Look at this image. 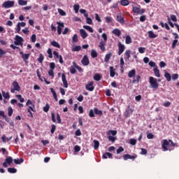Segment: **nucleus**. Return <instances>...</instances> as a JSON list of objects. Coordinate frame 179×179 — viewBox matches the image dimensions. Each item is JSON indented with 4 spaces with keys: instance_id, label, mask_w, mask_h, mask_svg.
Segmentation results:
<instances>
[{
    "instance_id": "obj_26",
    "label": "nucleus",
    "mask_w": 179,
    "mask_h": 179,
    "mask_svg": "<svg viewBox=\"0 0 179 179\" xmlns=\"http://www.w3.org/2000/svg\"><path fill=\"white\" fill-rule=\"evenodd\" d=\"M126 44H131L132 43V38L130 36H127L125 38Z\"/></svg>"
},
{
    "instance_id": "obj_11",
    "label": "nucleus",
    "mask_w": 179,
    "mask_h": 179,
    "mask_svg": "<svg viewBox=\"0 0 179 179\" xmlns=\"http://www.w3.org/2000/svg\"><path fill=\"white\" fill-rule=\"evenodd\" d=\"M81 63L84 66H87L89 64H90V62L89 61V57H87V55H85L81 61Z\"/></svg>"
},
{
    "instance_id": "obj_12",
    "label": "nucleus",
    "mask_w": 179,
    "mask_h": 179,
    "mask_svg": "<svg viewBox=\"0 0 179 179\" xmlns=\"http://www.w3.org/2000/svg\"><path fill=\"white\" fill-rule=\"evenodd\" d=\"M132 113H134V110L129 106H128L124 113V115L125 117H129L131 115V114H132Z\"/></svg>"
},
{
    "instance_id": "obj_4",
    "label": "nucleus",
    "mask_w": 179,
    "mask_h": 179,
    "mask_svg": "<svg viewBox=\"0 0 179 179\" xmlns=\"http://www.w3.org/2000/svg\"><path fill=\"white\" fill-rule=\"evenodd\" d=\"M13 87L10 90L11 93H15V92H20V85H19V83L15 80L12 83Z\"/></svg>"
},
{
    "instance_id": "obj_31",
    "label": "nucleus",
    "mask_w": 179,
    "mask_h": 179,
    "mask_svg": "<svg viewBox=\"0 0 179 179\" xmlns=\"http://www.w3.org/2000/svg\"><path fill=\"white\" fill-rule=\"evenodd\" d=\"M51 45H52V47H56V48H60V45L59 43H58V42L53 41L51 42Z\"/></svg>"
},
{
    "instance_id": "obj_37",
    "label": "nucleus",
    "mask_w": 179,
    "mask_h": 179,
    "mask_svg": "<svg viewBox=\"0 0 179 179\" xmlns=\"http://www.w3.org/2000/svg\"><path fill=\"white\" fill-rule=\"evenodd\" d=\"M13 162L15 164H22V163H23V159L20 158V159H14Z\"/></svg>"
},
{
    "instance_id": "obj_6",
    "label": "nucleus",
    "mask_w": 179,
    "mask_h": 179,
    "mask_svg": "<svg viewBox=\"0 0 179 179\" xmlns=\"http://www.w3.org/2000/svg\"><path fill=\"white\" fill-rule=\"evenodd\" d=\"M23 38L19 36L18 35L15 36L14 44L15 45H23Z\"/></svg>"
},
{
    "instance_id": "obj_23",
    "label": "nucleus",
    "mask_w": 179,
    "mask_h": 179,
    "mask_svg": "<svg viewBox=\"0 0 179 179\" xmlns=\"http://www.w3.org/2000/svg\"><path fill=\"white\" fill-rule=\"evenodd\" d=\"M153 71L157 78H160V71L157 69V67L154 68Z\"/></svg>"
},
{
    "instance_id": "obj_47",
    "label": "nucleus",
    "mask_w": 179,
    "mask_h": 179,
    "mask_svg": "<svg viewBox=\"0 0 179 179\" xmlns=\"http://www.w3.org/2000/svg\"><path fill=\"white\" fill-rule=\"evenodd\" d=\"M145 51H146V48H138V52H140V54H144Z\"/></svg>"
},
{
    "instance_id": "obj_18",
    "label": "nucleus",
    "mask_w": 179,
    "mask_h": 179,
    "mask_svg": "<svg viewBox=\"0 0 179 179\" xmlns=\"http://www.w3.org/2000/svg\"><path fill=\"white\" fill-rule=\"evenodd\" d=\"M113 34H115V36H117V37H120L121 36V31L118 29H115L112 31Z\"/></svg>"
},
{
    "instance_id": "obj_44",
    "label": "nucleus",
    "mask_w": 179,
    "mask_h": 179,
    "mask_svg": "<svg viewBox=\"0 0 179 179\" xmlns=\"http://www.w3.org/2000/svg\"><path fill=\"white\" fill-rule=\"evenodd\" d=\"M79 8H80L79 4H75L73 6V9H74L76 13H78V12H79Z\"/></svg>"
},
{
    "instance_id": "obj_54",
    "label": "nucleus",
    "mask_w": 179,
    "mask_h": 179,
    "mask_svg": "<svg viewBox=\"0 0 179 179\" xmlns=\"http://www.w3.org/2000/svg\"><path fill=\"white\" fill-rule=\"evenodd\" d=\"M130 145H136V139L135 138H131L129 141Z\"/></svg>"
},
{
    "instance_id": "obj_16",
    "label": "nucleus",
    "mask_w": 179,
    "mask_h": 179,
    "mask_svg": "<svg viewBox=\"0 0 179 179\" xmlns=\"http://www.w3.org/2000/svg\"><path fill=\"white\" fill-rule=\"evenodd\" d=\"M80 34L81 36V37H83V38H86L88 36L87 33L86 32V31L85 29H80Z\"/></svg>"
},
{
    "instance_id": "obj_32",
    "label": "nucleus",
    "mask_w": 179,
    "mask_h": 179,
    "mask_svg": "<svg viewBox=\"0 0 179 179\" xmlns=\"http://www.w3.org/2000/svg\"><path fill=\"white\" fill-rule=\"evenodd\" d=\"M2 96L6 99H10V96L9 95V92H5V91H2Z\"/></svg>"
},
{
    "instance_id": "obj_52",
    "label": "nucleus",
    "mask_w": 179,
    "mask_h": 179,
    "mask_svg": "<svg viewBox=\"0 0 179 179\" xmlns=\"http://www.w3.org/2000/svg\"><path fill=\"white\" fill-rule=\"evenodd\" d=\"M81 47L80 45H76L74 48H73L72 51H80Z\"/></svg>"
},
{
    "instance_id": "obj_25",
    "label": "nucleus",
    "mask_w": 179,
    "mask_h": 179,
    "mask_svg": "<svg viewBox=\"0 0 179 179\" xmlns=\"http://www.w3.org/2000/svg\"><path fill=\"white\" fill-rule=\"evenodd\" d=\"M120 5H122V6H128V5H129V1L122 0L120 1Z\"/></svg>"
},
{
    "instance_id": "obj_2",
    "label": "nucleus",
    "mask_w": 179,
    "mask_h": 179,
    "mask_svg": "<svg viewBox=\"0 0 179 179\" xmlns=\"http://www.w3.org/2000/svg\"><path fill=\"white\" fill-rule=\"evenodd\" d=\"M149 79L151 89H154V90H157V89H159V83H157V79L153 78L152 76L150 77Z\"/></svg>"
},
{
    "instance_id": "obj_3",
    "label": "nucleus",
    "mask_w": 179,
    "mask_h": 179,
    "mask_svg": "<svg viewBox=\"0 0 179 179\" xmlns=\"http://www.w3.org/2000/svg\"><path fill=\"white\" fill-rule=\"evenodd\" d=\"M108 139L110 141V142H115V135H117V131L115 130H109L108 131Z\"/></svg>"
},
{
    "instance_id": "obj_36",
    "label": "nucleus",
    "mask_w": 179,
    "mask_h": 179,
    "mask_svg": "<svg viewBox=\"0 0 179 179\" xmlns=\"http://www.w3.org/2000/svg\"><path fill=\"white\" fill-rule=\"evenodd\" d=\"M94 113L97 115H103V112L101 110H99L97 108H94Z\"/></svg>"
},
{
    "instance_id": "obj_38",
    "label": "nucleus",
    "mask_w": 179,
    "mask_h": 179,
    "mask_svg": "<svg viewBox=\"0 0 179 179\" xmlns=\"http://www.w3.org/2000/svg\"><path fill=\"white\" fill-rule=\"evenodd\" d=\"M91 57L92 58H97V52L95 50H92V51H91Z\"/></svg>"
},
{
    "instance_id": "obj_55",
    "label": "nucleus",
    "mask_w": 179,
    "mask_h": 179,
    "mask_svg": "<svg viewBox=\"0 0 179 179\" xmlns=\"http://www.w3.org/2000/svg\"><path fill=\"white\" fill-rule=\"evenodd\" d=\"M140 10H141V8L138 7H133V12L134 13H139Z\"/></svg>"
},
{
    "instance_id": "obj_7",
    "label": "nucleus",
    "mask_w": 179,
    "mask_h": 179,
    "mask_svg": "<svg viewBox=\"0 0 179 179\" xmlns=\"http://www.w3.org/2000/svg\"><path fill=\"white\" fill-rule=\"evenodd\" d=\"M86 90L89 92H93L94 90V85L93 81H90L85 86Z\"/></svg>"
},
{
    "instance_id": "obj_59",
    "label": "nucleus",
    "mask_w": 179,
    "mask_h": 179,
    "mask_svg": "<svg viewBox=\"0 0 179 179\" xmlns=\"http://www.w3.org/2000/svg\"><path fill=\"white\" fill-rule=\"evenodd\" d=\"M31 40L32 43H36V40H37V37L36 36V34H33L31 36Z\"/></svg>"
},
{
    "instance_id": "obj_41",
    "label": "nucleus",
    "mask_w": 179,
    "mask_h": 179,
    "mask_svg": "<svg viewBox=\"0 0 179 179\" xmlns=\"http://www.w3.org/2000/svg\"><path fill=\"white\" fill-rule=\"evenodd\" d=\"M94 80H96L97 82H99V80H101V76L99 73H96L94 75Z\"/></svg>"
},
{
    "instance_id": "obj_40",
    "label": "nucleus",
    "mask_w": 179,
    "mask_h": 179,
    "mask_svg": "<svg viewBox=\"0 0 179 179\" xmlns=\"http://www.w3.org/2000/svg\"><path fill=\"white\" fill-rule=\"evenodd\" d=\"M12 114H13V109L12 108V107H8V117H12Z\"/></svg>"
},
{
    "instance_id": "obj_8",
    "label": "nucleus",
    "mask_w": 179,
    "mask_h": 179,
    "mask_svg": "<svg viewBox=\"0 0 179 179\" xmlns=\"http://www.w3.org/2000/svg\"><path fill=\"white\" fill-rule=\"evenodd\" d=\"M57 24H58L57 33H58L59 36H61V34H62V29L64 27H65V25L64 24V22H57Z\"/></svg>"
},
{
    "instance_id": "obj_56",
    "label": "nucleus",
    "mask_w": 179,
    "mask_h": 179,
    "mask_svg": "<svg viewBox=\"0 0 179 179\" xmlns=\"http://www.w3.org/2000/svg\"><path fill=\"white\" fill-rule=\"evenodd\" d=\"M177 43H178V39H175L173 43H172V48L174 49L176 48V45H177Z\"/></svg>"
},
{
    "instance_id": "obj_10",
    "label": "nucleus",
    "mask_w": 179,
    "mask_h": 179,
    "mask_svg": "<svg viewBox=\"0 0 179 179\" xmlns=\"http://www.w3.org/2000/svg\"><path fill=\"white\" fill-rule=\"evenodd\" d=\"M118 55H121L124 51H125V45H124L121 42L118 43Z\"/></svg>"
},
{
    "instance_id": "obj_34",
    "label": "nucleus",
    "mask_w": 179,
    "mask_h": 179,
    "mask_svg": "<svg viewBox=\"0 0 179 179\" xmlns=\"http://www.w3.org/2000/svg\"><path fill=\"white\" fill-rule=\"evenodd\" d=\"M107 157H113V154L110 152H106L105 154L103 155V159H107Z\"/></svg>"
},
{
    "instance_id": "obj_61",
    "label": "nucleus",
    "mask_w": 179,
    "mask_h": 179,
    "mask_svg": "<svg viewBox=\"0 0 179 179\" xmlns=\"http://www.w3.org/2000/svg\"><path fill=\"white\" fill-rule=\"evenodd\" d=\"M95 19L96 20H97V22H101V18H100V15H99V14L97 13L95 14Z\"/></svg>"
},
{
    "instance_id": "obj_45",
    "label": "nucleus",
    "mask_w": 179,
    "mask_h": 179,
    "mask_svg": "<svg viewBox=\"0 0 179 179\" xmlns=\"http://www.w3.org/2000/svg\"><path fill=\"white\" fill-rule=\"evenodd\" d=\"M78 34H74L73 38H72V42L73 43H78Z\"/></svg>"
},
{
    "instance_id": "obj_49",
    "label": "nucleus",
    "mask_w": 179,
    "mask_h": 179,
    "mask_svg": "<svg viewBox=\"0 0 179 179\" xmlns=\"http://www.w3.org/2000/svg\"><path fill=\"white\" fill-rule=\"evenodd\" d=\"M8 173H16L17 171V170H16V169H15V168H8Z\"/></svg>"
},
{
    "instance_id": "obj_63",
    "label": "nucleus",
    "mask_w": 179,
    "mask_h": 179,
    "mask_svg": "<svg viewBox=\"0 0 179 179\" xmlns=\"http://www.w3.org/2000/svg\"><path fill=\"white\" fill-rule=\"evenodd\" d=\"M171 19L173 22H177V17L174 15H171Z\"/></svg>"
},
{
    "instance_id": "obj_20",
    "label": "nucleus",
    "mask_w": 179,
    "mask_h": 179,
    "mask_svg": "<svg viewBox=\"0 0 179 179\" xmlns=\"http://www.w3.org/2000/svg\"><path fill=\"white\" fill-rule=\"evenodd\" d=\"M106 42H103V41H101L99 43V48L100 50H101V51H106Z\"/></svg>"
},
{
    "instance_id": "obj_28",
    "label": "nucleus",
    "mask_w": 179,
    "mask_h": 179,
    "mask_svg": "<svg viewBox=\"0 0 179 179\" xmlns=\"http://www.w3.org/2000/svg\"><path fill=\"white\" fill-rule=\"evenodd\" d=\"M83 28L85 29V30H88L90 33H93L94 31L93 28L89 25H84Z\"/></svg>"
},
{
    "instance_id": "obj_21",
    "label": "nucleus",
    "mask_w": 179,
    "mask_h": 179,
    "mask_svg": "<svg viewBox=\"0 0 179 179\" xmlns=\"http://www.w3.org/2000/svg\"><path fill=\"white\" fill-rule=\"evenodd\" d=\"M110 76L111 78H114V76H115V70L114 69V67H113V66L110 67Z\"/></svg>"
},
{
    "instance_id": "obj_62",
    "label": "nucleus",
    "mask_w": 179,
    "mask_h": 179,
    "mask_svg": "<svg viewBox=\"0 0 179 179\" xmlns=\"http://www.w3.org/2000/svg\"><path fill=\"white\" fill-rule=\"evenodd\" d=\"M117 154L120 155V153H121V152H124V148L122 147H120L117 150Z\"/></svg>"
},
{
    "instance_id": "obj_27",
    "label": "nucleus",
    "mask_w": 179,
    "mask_h": 179,
    "mask_svg": "<svg viewBox=\"0 0 179 179\" xmlns=\"http://www.w3.org/2000/svg\"><path fill=\"white\" fill-rule=\"evenodd\" d=\"M22 58L24 61V62H27V59L30 58V54L22 55Z\"/></svg>"
},
{
    "instance_id": "obj_57",
    "label": "nucleus",
    "mask_w": 179,
    "mask_h": 179,
    "mask_svg": "<svg viewBox=\"0 0 179 179\" xmlns=\"http://www.w3.org/2000/svg\"><path fill=\"white\" fill-rule=\"evenodd\" d=\"M102 38H103V43H107V34H102Z\"/></svg>"
},
{
    "instance_id": "obj_43",
    "label": "nucleus",
    "mask_w": 179,
    "mask_h": 179,
    "mask_svg": "<svg viewBox=\"0 0 179 179\" xmlns=\"http://www.w3.org/2000/svg\"><path fill=\"white\" fill-rule=\"evenodd\" d=\"M38 61L40 62V64H43V61H44V56L43 54H40L39 57L38 58Z\"/></svg>"
},
{
    "instance_id": "obj_42",
    "label": "nucleus",
    "mask_w": 179,
    "mask_h": 179,
    "mask_svg": "<svg viewBox=\"0 0 179 179\" xmlns=\"http://www.w3.org/2000/svg\"><path fill=\"white\" fill-rule=\"evenodd\" d=\"M110 58H111V53L107 54L105 56V62H108V61H110Z\"/></svg>"
},
{
    "instance_id": "obj_9",
    "label": "nucleus",
    "mask_w": 179,
    "mask_h": 179,
    "mask_svg": "<svg viewBox=\"0 0 179 179\" xmlns=\"http://www.w3.org/2000/svg\"><path fill=\"white\" fill-rule=\"evenodd\" d=\"M12 162H13V158L12 157H8L5 159V162L3 163V167H8V164H11Z\"/></svg>"
},
{
    "instance_id": "obj_24",
    "label": "nucleus",
    "mask_w": 179,
    "mask_h": 179,
    "mask_svg": "<svg viewBox=\"0 0 179 179\" xmlns=\"http://www.w3.org/2000/svg\"><path fill=\"white\" fill-rule=\"evenodd\" d=\"M71 67L74 68L76 69H78V71H79V72H82V68H80V66H78V64L75 62H73V66H71Z\"/></svg>"
},
{
    "instance_id": "obj_29",
    "label": "nucleus",
    "mask_w": 179,
    "mask_h": 179,
    "mask_svg": "<svg viewBox=\"0 0 179 179\" xmlns=\"http://www.w3.org/2000/svg\"><path fill=\"white\" fill-rule=\"evenodd\" d=\"M94 148L95 150L99 149V146H100V143L99 142V141L96 140H94Z\"/></svg>"
},
{
    "instance_id": "obj_48",
    "label": "nucleus",
    "mask_w": 179,
    "mask_h": 179,
    "mask_svg": "<svg viewBox=\"0 0 179 179\" xmlns=\"http://www.w3.org/2000/svg\"><path fill=\"white\" fill-rule=\"evenodd\" d=\"M105 20L106 23H111L113 22V17H106Z\"/></svg>"
},
{
    "instance_id": "obj_30",
    "label": "nucleus",
    "mask_w": 179,
    "mask_h": 179,
    "mask_svg": "<svg viewBox=\"0 0 179 179\" xmlns=\"http://www.w3.org/2000/svg\"><path fill=\"white\" fill-rule=\"evenodd\" d=\"M125 57V59H129V58H131V50H127L125 52V54H124Z\"/></svg>"
},
{
    "instance_id": "obj_15",
    "label": "nucleus",
    "mask_w": 179,
    "mask_h": 179,
    "mask_svg": "<svg viewBox=\"0 0 179 179\" xmlns=\"http://www.w3.org/2000/svg\"><path fill=\"white\" fill-rule=\"evenodd\" d=\"M136 156H134V155L132 156L129 154H126V155H123L124 160H128L129 159L134 160V159H136Z\"/></svg>"
},
{
    "instance_id": "obj_39",
    "label": "nucleus",
    "mask_w": 179,
    "mask_h": 179,
    "mask_svg": "<svg viewBox=\"0 0 179 179\" xmlns=\"http://www.w3.org/2000/svg\"><path fill=\"white\" fill-rule=\"evenodd\" d=\"M59 15H61V16H66V13L65 11H64V10L61 9V8H58L57 9Z\"/></svg>"
},
{
    "instance_id": "obj_5",
    "label": "nucleus",
    "mask_w": 179,
    "mask_h": 179,
    "mask_svg": "<svg viewBox=\"0 0 179 179\" xmlns=\"http://www.w3.org/2000/svg\"><path fill=\"white\" fill-rule=\"evenodd\" d=\"M15 6V1H6L2 4V7L6 9H9V8H13Z\"/></svg>"
},
{
    "instance_id": "obj_64",
    "label": "nucleus",
    "mask_w": 179,
    "mask_h": 179,
    "mask_svg": "<svg viewBox=\"0 0 179 179\" xmlns=\"http://www.w3.org/2000/svg\"><path fill=\"white\" fill-rule=\"evenodd\" d=\"M75 152H80V146L79 145H76L74 148Z\"/></svg>"
},
{
    "instance_id": "obj_53",
    "label": "nucleus",
    "mask_w": 179,
    "mask_h": 179,
    "mask_svg": "<svg viewBox=\"0 0 179 179\" xmlns=\"http://www.w3.org/2000/svg\"><path fill=\"white\" fill-rule=\"evenodd\" d=\"M55 69V63L52 62L50 64V71H54Z\"/></svg>"
},
{
    "instance_id": "obj_14",
    "label": "nucleus",
    "mask_w": 179,
    "mask_h": 179,
    "mask_svg": "<svg viewBox=\"0 0 179 179\" xmlns=\"http://www.w3.org/2000/svg\"><path fill=\"white\" fill-rule=\"evenodd\" d=\"M116 20L117 22H119V23H121V24H124L125 23V20H124V17L121 15H117L116 16Z\"/></svg>"
},
{
    "instance_id": "obj_22",
    "label": "nucleus",
    "mask_w": 179,
    "mask_h": 179,
    "mask_svg": "<svg viewBox=\"0 0 179 179\" xmlns=\"http://www.w3.org/2000/svg\"><path fill=\"white\" fill-rule=\"evenodd\" d=\"M2 141L3 142V143H6V142H9V141H10V139H12V136H10V138H6V136L3 135L1 137Z\"/></svg>"
},
{
    "instance_id": "obj_33",
    "label": "nucleus",
    "mask_w": 179,
    "mask_h": 179,
    "mask_svg": "<svg viewBox=\"0 0 179 179\" xmlns=\"http://www.w3.org/2000/svg\"><path fill=\"white\" fill-rule=\"evenodd\" d=\"M164 77L166 78L168 82H170V80H171V75H170L169 73L165 72Z\"/></svg>"
},
{
    "instance_id": "obj_19",
    "label": "nucleus",
    "mask_w": 179,
    "mask_h": 179,
    "mask_svg": "<svg viewBox=\"0 0 179 179\" xmlns=\"http://www.w3.org/2000/svg\"><path fill=\"white\" fill-rule=\"evenodd\" d=\"M148 36L150 37V38H156L157 37V34H155L153 31H149Z\"/></svg>"
},
{
    "instance_id": "obj_58",
    "label": "nucleus",
    "mask_w": 179,
    "mask_h": 179,
    "mask_svg": "<svg viewBox=\"0 0 179 179\" xmlns=\"http://www.w3.org/2000/svg\"><path fill=\"white\" fill-rule=\"evenodd\" d=\"M48 54L49 58H52V50L50 48L48 50Z\"/></svg>"
},
{
    "instance_id": "obj_35",
    "label": "nucleus",
    "mask_w": 179,
    "mask_h": 179,
    "mask_svg": "<svg viewBox=\"0 0 179 179\" xmlns=\"http://www.w3.org/2000/svg\"><path fill=\"white\" fill-rule=\"evenodd\" d=\"M18 4L21 6H24L27 5V1L18 0Z\"/></svg>"
},
{
    "instance_id": "obj_13",
    "label": "nucleus",
    "mask_w": 179,
    "mask_h": 179,
    "mask_svg": "<svg viewBox=\"0 0 179 179\" xmlns=\"http://www.w3.org/2000/svg\"><path fill=\"white\" fill-rule=\"evenodd\" d=\"M62 82H63V85H64V87H66V89H67L68 81H66V77L65 74L62 75Z\"/></svg>"
},
{
    "instance_id": "obj_17",
    "label": "nucleus",
    "mask_w": 179,
    "mask_h": 179,
    "mask_svg": "<svg viewBox=\"0 0 179 179\" xmlns=\"http://www.w3.org/2000/svg\"><path fill=\"white\" fill-rule=\"evenodd\" d=\"M136 75V71L135 69H132L128 73L129 78H135Z\"/></svg>"
},
{
    "instance_id": "obj_51",
    "label": "nucleus",
    "mask_w": 179,
    "mask_h": 179,
    "mask_svg": "<svg viewBox=\"0 0 179 179\" xmlns=\"http://www.w3.org/2000/svg\"><path fill=\"white\" fill-rule=\"evenodd\" d=\"M16 97L18 98V99L20 100V101L21 103H24V99L23 97H22V95L17 94V95H16Z\"/></svg>"
},
{
    "instance_id": "obj_60",
    "label": "nucleus",
    "mask_w": 179,
    "mask_h": 179,
    "mask_svg": "<svg viewBox=\"0 0 179 179\" xmlns=\"http://www.w3.org/2000/svg\"><path fill=\"white\" fill-rule=\"evenodd\" d=\"M89 115L91 118H93V117H94V110H93V109H91L90 110Z\"/></svg>"
},
{
    "instance_id": "obj_46",
    "label": "nucleus",
    "mask_w": 179,
    "mask_h": 179,
    "mask_svg": "<svg viewBox=\"0 0 179 179\" xmlns=\"http://www.w3.org/2000/svg\"><path fill=\"white\" fill-rule=\"evenodd\" d=\"M50 110V105L47 103L44 107H43V111L45 113H48V110Z\"/></svg>"
},
{
    "instance_id": "obj_50",
    "label": "nucleus",
    "mask_w": 179,
    "mask_h": 179,
    "mask_svg": "<svg viewBox=\"0 0 179 179\" xmlns=\"http://www.w3.org/2000/svg\"><path fill=\"white\" fill-rule=\"evenodd\" d=\"M149 65L152 68H157V65H156V63L155 62H152V61L150 62Z\"/></svg>"
},
{
    "instance_id": "obj_1",
    "label": "nucleus",
    "mask_w": 179,
    "mask_h": 179,
    "mask_svg": "<svg viewBox=\"0 0 179 179\" xmlns=\"http://www.w3.org/2000/svg\"><path fill=\"white\" fill-rule=\"evenodd\" d=\"M176 147V143L171 140H164L162 143V149L164 152H167V150H173Z\"/></svg>"
}]
</instances>
